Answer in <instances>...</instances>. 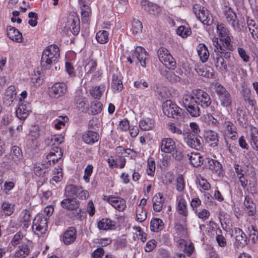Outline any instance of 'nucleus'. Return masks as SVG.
<instances>
[{
  "mask_svg": "<svg viewBox=\"0 0 258 258\" xmlns=\"http://www.w3.org/2000/svg\"><path fill=\"white\" fill-rule=\"evenodd\" d=\"M30 20L28 24L32 27H35L37 24V14L36 13L31 12L28 14Z\"/></svg>",
  "mask_w": 258,
  "mask_h": 258,
  "instance_id": "774afa93",
  "label": "nucleus"
},
{
  "mask_svg": "<svg viewBox=\"0 0 258 258\" xmlns=\"http://www.w3.org/2000/svg\"><path fill=\"white\" fill-rule=\"evenodd\" d=\"M155 126L154 120L150 117L143 118L139 122V127L143 131H149L152 130Z\"/></svg>",
  "mask_w": 258,
  "mask_h": 258,
  "instance_id": "c9c22d12",
  "label": "nucleus"
},
{
  "mask_svg": "<svg viewBox=\"0 0 258 258\" xmlns=\"http://www.w3.org/2000/svg\"><path fill=\"white\" fill-rule=\"evenodd\" d=\"M215 91L218 96L220 104L223 107H228L231 105L232 99L230 94L220 83L215 84Z\"/></svg>",
  "mask_w": 258,
  "mask_h": 258,
  "instance_id": "9b49d317",
  "label": "nucleus"
},
{
  "mask_svg": "<svg viewBox=\"0 0 258 258\" xmlns=\"http://www.w3.org/2000/svg\"><path fill=\"white\" fill-rule=\"evenodd\" d=\"M81 10V16L82 21L84 22H88L89 18L91 14V9L87 4H83L80 6Z\"/></svg>",
  "mask_w": 258,
  "mask_h": 258,
  "instance_id": "c03bdc74",
  "label": "nucleus"
},
{
  "mask_svg": "<svg viewBox=\"0 0 258 258\" xmlns=\"http://www.w3.org/2000/svg\"><path fill=\"white\" fill-rule=\"evenodd\" d=\"M189 95L191 96L197 103L202 108H206L210 106L212 99L210 96L206 91L201 89H195L192 91Z\"/></svg>",
  "mask_w": 258,
  "mask_h": 258,
  "instance_id": "39448f33",
  "label": "nucleus"
},
{
  "mask_svg": "<svg viewBox=\"0 0 258 258\" xmlns=\"http://www.w3.org/2000/svg\"><path fill=\"white\" fill-rule=\"evenodd\" d=\"M96 39L100 44L106 43L109 40V33L105 30H100L97 33Z\"/></svg>",
  "mask_w": 258,
  "mask_h": 258,
  "instance_id": "79ce46f5",
  "label": "nucleus"
},
{
  "mask_svg": "<svg viewBox=\"0 0 258 258\" xmlns=\"http://www.w3.org/2000/svg\"><path fill=\"white\" fill-rule=\"evenodd\" d=\"M208 12L207 10L205 9V8L203 10L202 12L200 13H198V15L196 16V17L202 22L205 24H209V22L210 21V17Z\"/></svg>",
  "mask_w": 258,
  "mask_h": 258,
  "instance_id": "5fc2aeb1",
  "label": "nucleus"
},
{
  "mask_svg": "<svg viewBox=\"0 0 258 258\" xmlns=\"http://www.w3.org/2000/svg\"><path fill=\"white\" fill-rule=\"evenodd\" d=\"M188 156L191 164L194 167H198L203 162V157L199 153H191Z\"/></svg>",
  "mask_w": 258,
  "mask_h": 258,
  "instance_id": "58836bf2",
  "label": "nucleus"
},
{
  "mask_svg": "<svg viewBox=\"0 0 258 258\" xmlns=\"http://www.w3.org/2000/svg\"><path fill=\"white\" fill-rule=\"evenodd\" d=\"M157 54L159 60L164 66L169 70H175L176 61L168 49L164 47H160L158 50Z\"/></svg>",
  "mask_w": 258,
  "mask_h": 258,
  "instance_id": "0eeeda50",
  "label": "nucleus"
},
{
  "mask_svg": "<svg viewBox=\"0 0 258 258\" xmlns=\"http://www.w3.org/2000/svg\"><path fill=\"white\" fill-rule=\"evenodd\" d=\"M176 148V144L172 139L163 138L160 143L161 151L165 153H171Z\"/></svg>",
  "mask_w": 258,
  "mask_h": 258,
  "instance_id": "a211bd4d",
  "label": "nucleus"
},
{
  "mask_svg": "<svg viewBox=\"0 0 258 258\" xmlns=\"http://www.w3.org/2000/svg\"><path fill=\"white\" fill-rule=\"evenodd\" d=\"M59 55V49L56 45H49L43 52L41 59L42 67L49 69L53 63L57 61Z\"/></svg>",
  "mask_w": 258,
  "mask_h": 258,
  "instance_id": "f03ea898",
  "label": "nucleus"
},
{
  "mask_svg": "<svg viewBox=\"0 0 258 258\" xmlns=\"http://www.w3.org/2000/svg\"><path fill=\"white\" fill-rule=\"evenodd\" d=\"M77 21H76L75 19L71 18L68 19V29H69L72 32L74 35L77 34L79 32V26H78L79 24V22H78V24H77Z\"/></svg>",
  "mask_w": 258,
  "mask_h": 258,
  "instance_id": "49530a36",
  "label": "nucleus"
},
{
  "mask_svg": "<svg viewBox=\"0 0 258 258\" xmlns=\"http://www.w3.org/2000/svg\"><path fill=\"white\" fill-rule=\"evenodd\" d=\"M30 251L29 245L26 243H23L15 251L13 258H25L28 255Z\"/></svg>",
  "mask_w": 258,
  "mask_h": 258,
  "instance_id": "2f4dec72",
  "label": "nucleus"
},
{
  "mask_svg": "<svg viewBox=\"0 0 258 258\" xmlns=\"http://www.w3.org/2000/svg\"><path fill=\"white\" fill-rule=\"evenodd\" d=\"M182 103L192 117H196L200 115L201 112L200 106L189 94H184L183 96Z\"/></svg>",
  "mask_w": 258,
  "mask_h": 258,
  "instance_id": "423d86ee",
  "label": "nucleus"
},
{
  "mask_svg": "<svg viewBox=\"0 0 258 258\" xmlns=\"http://www.w3.org/2000/svg\"><path fill=\"white\" fill-rule=\"evenodd\" d=\"M148 53L142 47L138 46L132 54L133 59H137L140 61L141 65L145 68L146 66V60L147 58Z\"/></svg>",
  "mask_w": 258,
  "mask_h": 258,
  "instance_id": "f3484780",
  "label": "nucleus"
},
{
  "mask_svg": "<svg viewBox=\"0 0 258 258\" xmlns=\"http://www.w3.org/2000/svg\"><path fill=\"white\" fill-rule=\"evenodd\" d=\"M177 34L182 37L185 38L191 34V31L188 27L181 26L177 28Z\"/></svg>",
  "mask_w": 258,
  "mask_h": 258,
  "instance_id": "052dcab7",
  "label": "nucleus"
},
{
  "mask_svg": "<svg viewBox=\"0 0 258 258\" xmlns=\"http://www.w3.org/2000/svg\"><path fill=\"white\" fill-rule=\"evenodd\" d=\"M137 219L141 222L144 221L147 218L146 212L143 211V208L138 206L136 210Z\"/></svg>",
  "mask_w": 258,
  "mask_h": 258,
  "instance_id": "e2e57ef3",
  "label": "nucleus"
},
{
  "mask_svg": "<svg viewBox=\"0 0 258 258\" xmlns=\"http://www.w3.org/2000/svg\"><path fill=\"white\" fill-rule=\"evenodd\" d=\"M80 203L76 198H67L61 202V207L70 211L75 210L79 208Z\"/></svg>",
  "mask_w": 258,
  "mask_h": 258,
  "instance_id": "b1692460",
  "label": "nucleus"
},
{
  "mask_svg": "<svg viewBox=\"0 0 258 258\" xmlns=\"http://www.w3.org/2000/svg\"><path fill=\"white\" fill-rule=\"evenodd\" d=\"M76 238V229L74 227H70L64 232L61 239L65 245H68L73 243Z\"/></svg>",
  "mask_w": 258,
  "mask_h": 258,
  "instance_id": "4468645a",
  "label": "nucleus"
},
{
  "mask_svg": "<svg viewBox=\"0 0 258 258\" xmlns=\"http://www.w3.org/2000/svg\"><path fill=\"white\" fill-rule=\"evenodd\" d=\"M218 218L222 225H223V223L228 225L230 223V216L223 211L219 212Z\"/></svg>",
  "mask_w": 258,
  "mask_h": 258,
  "instance_id": "0e129e2a",
  "label": "nucleus"
},
{
  "mask_svg": "<svg viewBox=\"0 0 258 258\" xmlns=\"http://www.w3.org/2000/svg\"><path fill=\"white\" fill-rule=\"evenodd\" d=\"M235 240L238 245L241 247L246 246L249 241V239L244 232L239 228H235L234 229Z\"/></svg>",
  "mask_w": 258,
  "mask_h": 258,
  "instance_id": "412c9836",
  "label": "nucleus"
},
{
  "mask_svg": "<svg viewBox=\"0 0 258 258\" xmlns=\"http://www.w3.org/2000/svg\"><path fill=\"white\" fill-rule=\"evenodd\" d=\"M222 230L219 228H217L216 240L218 245L223 247L226 245L227 241L225 237L222 234Z\"/></svg>",
  "mask_w": 258,
  "mask_h": 258,
  "instance_id": "de8ad7c7",
  "label": "nucleus"
},
{
  "mask_svg": "<svg viewBox=\"0 0 258 258\" xmlns=\"http://www.w3.org/2000/svg\"><path fill=\"white\" fill-rule=\"evenodd\" d=\"M237 52L242 60L245 62H248L250 60V57L248 52L243 48L237 47Z\"/></svg>",
  "mask_w": 258,
  "mask_h": 258,
  "instance_id": "69168bd1",
  "label": "nucleus"
},
{
  "mask_svg": "<svg viewBox=\"0 0 258 258\" xmlns=\"http://www.w3.org/2000/svg\"><path fill=\"white\" fill-rule=\"evenodd\" d=\"M68 92V86L64 82H56L48 88V94L53 99H58L63 96Z\"/></svg>",
  "mask_w": 258,
  "mask_h": 258,
  "instance_id": "9d476101",
  "label": "nucleus"
},
{
  "mask_svg": "<svg viewBox=\"0 0 258 258\" xmlns=\"http://www.w3.org/2000/svg\"><path fill=\"white\" fill-rule=\"evenodd\" d=\"M112 87L114 91H120L123 88L122 81L116 76H113Z\"/></svg>",
  "mask_w": 258,
  "mask_h": 258,
  "instance_id": "3c124183",
  "label": "nucleus"
},
{
  "mask_svg": "<svg viewBox=\"0 0 258 258\" xmlns=\"http://www.w3.org/2000/svg\"><path fill=\"white\" fill-rule=\"evenodd\" d=\"M62 178V169L59 166H58L57 167L55 168V169L53 171V176L51 180V182L54 181L55 182H57L60 181Z\"/></svg>",
  "mask_w": 258,
  "mask_h": 258,
  "instance_id": "6e6d98bb",
  "label": "nucleus"
},
{
  "mask_svg": "<svg viewBox=\"0 0 258 258\" xmlns=\"http://www.w3.org/2000/svg\"><path fill=\"white\" fill-rule=\"evenodd\" d=\"M212 42L215 47L214 53L213 54L215 66L220 72L224 73L227 71V66L222 54L224 53V56L225 58H228L230 57V53L226 51L227 49L224 44L221 45L219 43L217 38H213Z\"/></svg>",
  "mask_w": 258,
  "mask_h": 258,
  "instance_id": "f257e3e1",
  "label": "nucleus"
},
{
  "mask_svg": "<svg viewBox=\"0 0 258 258\" xmlns=\"http://www.w3.org/2000/svg\"><path fill=\"white\" fill-rule=\"evenodd\" d=\"M105 89L104 85L93 87L90 90L91 95L95 99H99L102 95Z\"/></svg>",
  "mask_w": 258,
  "mask_h": 258,
  "instance_id": "4c0bfd02",
  "label": "nucleus"
},
{
  "mask_svg": "<svg viewBox=\"0 0 258 258\" xmlns=\"http://www.w3.org/2000/svg\"><path fill=\"white\" fill-rule=\"evenodd\" d=\"M197 73L200 76L206 78H213L214 76V73L213 69L205 65L198 66L196 68Z\"/></svg>",
  "mask_w": 258,
  "mask_h": 258,
  "instance_id": "c85d7f7f",
  "label": "nucleus"
},
{
  "mask_svg": "<svg viewBox=\"0 0 258 258\" xmlns=\"http://www.w3.org/2000/svg\"><path fill=\"white\" fill-rule=\"evenodd\" d=\"M162 107L164 113L169 117L179 121L184 119V110L171 100H168L164 102Z\"/></svg>",
  "mask_w": 258,
  "mask_h": 258,
  "instance_id": "20e7f679",
  "label": "nucleus"
},
{
  "mask_svg": "<svg viewBox=\"0 0 258 258\" xmlns=\"http://www.w3.org/2000/svg\"><path fill=\"white\" fill-rule=\"evenodd\" d=\"M176 210L179 214L186 217L188 214L187 210V204L185 199L182 197L177 199Z\"/></svg>",
  "mask_w": 258,
  "mask_h": 258,
  "instance_id": "f704fd0d",
  "label": "nucleus"
},
{
  "mask_svg": "<svg viewBox=\"0 0 258 258\" xmlns=\"http://www.w3.org/2000/svg\"><path fill=\"white\" fill-rule=\"evenodd\" d=\"M99 138V134L97 132L92 131H87L82 135L83 141L87 144H93L98 141Z\"/></svg>",
  "mask_w": 258,
  "mask_h": 258,
  "instance_id": "4be33fe9",
  "label": "nucleus"
},
{
  "mask_svg": "<svg viewBox=\"0 0 258 258\" xmlns=\"http://www.w3.org/2000/svg\"><path fill=\"white\" fill-rule=\"evenodd\" d=\"M144 9L150 14L154 16L158 15L161 12L160 8L156 4L148 2L147 5H145Z\"/></svg>",
  "mask_w": 258,
  "mask_h": 258,
  "instance_id": "ea45409f",
  "label": "nucleus"
},
{
  "mask_svg": "<svg viewBox=\"0 0 258 258\" xmlns=\"http://www.w3.org/2000/svg\"><path fill=\"white\" fill-rule=\"evenodd\" d=\"M216 33L218 37V41L221 45L224 44L228 50L232 51L235 46L232 43V39L229 31L225 25L222 23H218L216 26Z\"/></svg>",
  "mask_w": 258,
  "mask_h": 258,
  "instance_id": "7ed1b4c3",
  "label": "nucleus"
},
{
  "mask_svg": "<svg viewBox=\"0 0 258 258\" xmlns=\"http://www.w3.org/2000/svg\"><path fill=\"white\" fill-rule=\"evenodd\" d=\"M185 188V181L182 175L177 176L176 179V189L179 192L182 191Z\"/></svg>",
  "mask_w": 258,
  "mask_h": 258,
  "instance_id": "bf43d9fd",
  "label": "nucleus"
},
{
  "mask_svg": "<svg viewBox=\"0 0 258 258\" xmlns=\"http://www.w3.org/2000/svg\"><path fill=\"white\" fill-rule=\"evenodd\" d=\"M224 138H229L232 140H235L237 138V128L236 126L230 121H226L224 124Z\"/></svg>",
  "mask_w": 258,
  "mask_h": 258,
  "instance_id": "6ab92c4d",
  "label": "nucleus"
},
{
  "mask_svg": "<svg viewBox=\"0 0 258 258\" xmlns=\"http://www.w3.org/2000/svg\"><path fill=\"white\" fill-rule=\"evenodd\" d=\"M244 209L246 211L249 216H253L256 212V206L251 198L248 196L245 197L243 203Z\"/></svg>",
  "mask_w": 258,
  "mask_h": 258,
  "instance_id": "5701e85b",
  "label": "nucleus"
},
{
  "mask_svg": "<svg viewBox=\"0 0 258 258\" xmlns=\"http://www.w3.org/2000/svg\"><path fill=\"white\" fill-rule=\"evenodd\" d=\"M223 17L227 23L235 29L238 25V20L236 13L232 9L228 2H225L221 8Z\"/></svg>",
  "mask_w": 258,
  "mask_h": 258,
  "instance_id": "1a4fd4ad",
  "label": "nucleus"
},
{
  "mask_svg": "<svg viewBox=\"0 0 258 258\" xmlns=\"http://www.w3.org/2000/svg\"><path fill=\"white\" fill-rule=\"evenodd\" d=\"M164 199L163 194L158 192L154 196L152 199L153 209L155 212H159L163 208Z\"/></svg>",
  "mask_w": 258,
  "mask_h": 258,
  "instance_id": "a878e982",
  "label": "nucleus"
},
{
  "mask_svg": "<svg viewBox=\"0 0 258 258\" xmlns=\"http://www.w3.org/2000/svg\"><path fill=\"white\" fill-rule=\"evenodd\" d=\"M198 55L203 62H206L209 57V52L207 47L204 44H199L197 47Z\"/></svg>",
  "mask_w": 258,
  "mask_h": 258,
  "instance_id": "72a5a7b5",
  "label": "nucleus"
},
{
  "mask_svg": "<svg viewBox=\"0 0 258 258\" xmlns=\"http://www.w3.org/2000/svg\"><path fill=\"white\" fill-rule=\"evenodd\" d=\"M50 168L48 166V164L38 163L36 164L33 168L34 174L38 176L43 177L45 174L48 172Z\"/></svg>",
  "mask_w": 258,
  "mask_h": 258,
  "instance_id": "473e14b6",
  "label": "nucleus"
},
{
  "mask_svg": "<svg viewBox=\"0 0 258 258\" xmlns=\"http://www.w3.org/2000/svg\"><path fill=\"white\" fill-rule=\"evenodd\" d=\"M31 216L30 212L28 210H24L21 215V222L23 224V227L24 229L27 228L30 223Z\"/></svg>",
  "mask_w": 258,
  "mask_h": 258,
  "instance_id": "a19ab883",
  "label": "nucleus"
},
{
  "mask_svg": "<svg viewBox=\"0 0 258 258\" xmlns=\"http://www.w3.org/2000/svg\"><path fill=\"white\" fill-rule=\"evenodd\" d=\"M132 25V31L133 34H138L142 32L143 25L142 23L139 20L134 19Z\"/></svg>",
  "mask_w": 258,
  "mask_h": 258,
  "instance_id": "09e8293b",
  "label": "nucleus"
},
{
  "mask_svg": "<svg viewBox=\"0 0 258 258\" xmlns=\"http://www.w3.org/2000/svg\"><path fill=\"white\" fill-rule=\"evenodd\" d=\"M102 108L101 103L98 101H94L92 102L91 105V110L93 114H98L100 113Z\"/></svg>",
  "mask_w": 258,
  "mask_h": 258,
  "instance_id": "680f3d73",
  "label": "nucleus"
},
{
  "mask_svg": "<svg viewBox=\"0 0 258 258\" xmlns=\"http://www.w3.org/2000/svg\"><path fill=\"white\" fill-rule=\"evenodd\" d=\"M183 141L191 148L201 150L203 148V140L201 137L192 135L189 130L184 131Z\"/></svg>",
  "mask_w": 258,
  "mask_h": 258,
  "instance_id": "6e6552de",
  "label": "nucleus"
},
{
  "mask_svg": "<svg viewBox=\"0 0 258 258\" xmlns=\"http://www.w3.org/2000/svg\"><path fill=\"white\" fill-rule=\"evenodd\" d=\"M248 235L253 243H255L258 238V231L253 226L248 228Z\"/></svg>",
  "mask_w": 258,
  "mask_h": 258,
  "instance_id": "864d4df0",
  "label": "nucleus"
},
{
  "mask_svg": "<svg viewBox=\"0 0 258 258\" xmlns=\"http://www.w3.org/2000/svg\"><path fill=\"white\" fill-rule=\"evenodd\" d=\"M62 156V150L58 147H53L52 151L47 156L48 162H52L53 164L58 162Z\"/></svg>",
  "mask_w": 258,
  "mask_h": 258,
  "instance_id": "bb28decb",
  "label": "nucleus"
},
{
  "mask_svg": "<svg viewBox=\"0 0 258 258\" xmlns=\"http://www.w3.org/2000/svg\"><path fill=\"white\" fill-rule=\"evenodd\" d=\"M248 139L253 148L258 151V129L254 126L250 127Z\"/></svg>",
  "mask_w": 258,
  "mask_h": 258,
  "instance_id": "7c9ffc66",
  "label": "nucleus"
},
{
  "mask_svg": "<svg viewBox=\"0 0 258 258\" xmlns=\"http://www.w3.org/2000/svg\"><path fill=\"white\" fill-rule=\"evenodd\" d=\"M10 156L11 157L10 162L11 165L20 166L24 162L22 150L18 146H13L12 148Z\"/></svg>",
  "mask_w": 258,
  "mask_h": 258,
  "instance_id": "ddd939ff",
  "label": "nucleus"
},
{
  "mask_svg": "<svg viewBox=\"0 0 258 258\" xmlns=\"http://www.w3.org/2000/svg\"><path fill=\"white\" fill-rule=\"evenodd\" d=\"M106 201L119 212L123 211L126 207L125 201L119 197L109 196L107 197Z\"/></svg>",
  "mask_w": 258,
  "mask_h": 258,
  "instance_id": "dca6fc26",
  "label": "nucleus"
},
{
  "mask_svg": "<svg viewBox=\"0 0 258 258\" xmlns=\"http://www.w3.org/2000/svg\"><path fill=\"white\" fill-rule=\"evenodd\" d=\"M115 226V222L108 218H103L98 222V227L100 230H112Z\"/></svg>",
  "mask_w": 258,
  "mask_h": 258,
  "instance_id": "c756f323",
  "label": "nucleus"
},
{
  "mask_svg": "<svg viewBox=\"0 0 258 258\" xmlns=\"http://www.w3.org/2000/svg\"><path fill=\"white\" fill-rule=\"evenodd\" d=\"M196 182L199 186L203 190H208L210 188V184L201 175H199L197 177Z\"/></svg>",
  "mask_w": 258,
  "mask_h": 258,
  "instance_id": "8fccbe9b",
  "label": "nucleus"
},
{
  "mask_svg": "<svg viewBox=\"0 0 258 258\" xmlns=\"http://www.w3.org/2000/svg\"><path fill=\"white\" fill-rule=\"evenodd\" d=\"M205 137L207 142L210 144L211 146H216L218 145L219 136L216 132L211 130L208 131Z\"/></svg>",
  "mask_w": 258,
  "mask_h": 258,
  "instance_id": "e433bc0d",
  "label": "nucleus"
},
{
  "mask_svg": "<svg viewBox=\"0 0 258 258\" xmlns=\"http://www.w3.org/2000/svg\"><path fill=\"white\" fill-rule=\"evenodd\" d=\"M64 136L61 134L55 135L51 139L50 142V145L53 146V147H58V146L63 142Z\"/></svg>",
  "mask_w": 258,
  "mask_h": 258,
  "instance_id": "4d7b16f0",
  "label": "nucleus"
},
{
  "mask_svg": "<svg viewBox=\"0 0 258 258\" xmlns=\"http://www.w3.org/2000/svg\"><path fill=\"white\" fill-rule=\"evenodd\" d=\"M155 170V163L153 158H150L147 161V173L148 175L153 176Z\"/></svg>",
  "mask_w": 258,
  "mask_h": 258,
  "instance_id": "603ef678",
  "label": "nucleus"
},
{
  "mask_svg": "<svg viewBox=\"0 0 258 258\" xmlns=\"http://www.w3.org/2000/svg\"><path fill=\"white\" fill-rule=\"evenodd\" d=\"M47 218L41 215H37L33 220L32 229L38 235L45 233L47 228Z\"/></svg>",
  "mask_w": 258,
  "mask_h": 258,
  "instance_id": "f8f14e48",
  "label": "nucleus"
},
{
  "mask_svg": "<svg viewBox=\"0 0 258 258\" xmlns=\"http://www.w3.org/2000/svg\"><path fill=\"white\" fill-rule=\"evenodd\" d=\"M30 111V104L28 102L23 101L19 103L16 110V114L17 117L21 120H24L29 115Z\"/></svg>",
  "mask_w": 258,
  "mask_h": 258,
  "instance_id": "2eb2a0df",
  "label": "nucleus"
},
{
  "mask_svg": "<svg viewBox=\"0 0 258 258\" xmlns=\"http://www.w3.org/2000/svg\"><path fill=\"white\" fill-rule=\"evenodd\" d=\"M1 207L6 216L11 215L14 211V205L7 201L4 202Z\"/></svg>",
  "mask_w": 258,
  "mask_h": 258,
  "instance_id": "a18cd8bd",
  "label": "nucleus"
},
{
  "mask_svg": "<svg viewBox=\"0 0 258 258\" xmlns=\"http://www.w3.org/2000/svg\"><path fill=\"white\" fill-rule=\"evenodd\" d=\"M81 188L74 185H69L66 187V192L68 194V196H77Z\"/></svg>",
  "mask_w": 258,
  "mask_h": 258,
  "instance_id": "13d9d810",
  "label": "nucleus"
},
{
  "mask_svg": "<svg viewBox=\"0 0 258 258\" xmlns=\"http://www.w3.org/2000/svg\"><path fill=\"white\" fill-rule=\"evenodd\" d=\"M207 167L212 171L213 173L218 175L221 174L222 172V166L221 164L216 160L207 158L206 161Z\"/></svg>",
  "mask_w": 258,
  "mask_h": 258,
  "instance_id": "aec40b11",
  "label": "nucleus"
},
{
  "mask_svg": "<svg viewBox=\"0 0 258 258\" xmlns=\"http://www.w3.org/2000/svg\"><path fill=\"white\" fill-rule=\"evenodd\" d=\"M69 118L67 116H59L58 118L56 119V123L54 124L55 127L59 130L61 126H64L65 123L68 120Z\"/></svg>",
  "mask_w": 258,
  "mask_h": 258,
  "instance_id": "338daca9",
  "label": "nucleus"
},
{
  "mask_svg": "<svg viewBox=\"0 0 258 258\" xmlns=\"http://www.w3.org/2000/svg\"><path fill=\"white\" fill-rule=\"evenodd\" d=\"M163 223L160 219H154L151 220L150 222V229L154 232H158L161 230L163 228Z\"/></svg>",
  "mask_w": 258,
  "mask_h": 258,
  "instance_id": "37998d69",
  "label": "nucleus"
},
{
  "mask_svg": "<svg viewBox=\"0 0 258 258\" xmlns=\"http://www.w3.org/2000/svg\"><path fill=\"white\" fill-rule=\"evenodd\" d=\"M7 35L12 40L21 42L23 40L22 34L15 27L11 26L7 27Z\"/></svg>",
  "mask_w": 258,
  "mask_h": 258,
  "instance_id": "393cba45",
  "label": "nucleus"
},
{
  "mask_svg": "<svg viewBox=\"0 0 258 258\" xmlns=\"http://www.w3.org/2000/svg\"><path fill=\"white\" fill-rule=\"evenodd\" d=\"M16 97V91L14 86H10L6 90L4 102L7 106H10Z\"/></svg>",
  "mask_w": 258,
  "mask_h": 258,
  "instance_id": "cd10ccee",
  "label": "nucleus"
}]
</instances>
